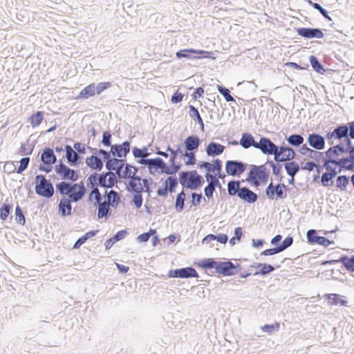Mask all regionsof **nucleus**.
I'll return each mask as SVG.
<instances>
[{
    "instance_id": "obj_1",
    "label": "nucleus",
    "mask_w": 354,
    "mask_h": 354,
    "mask_svg": "<svg viewBox=\"0 0 354 354\" xmlns=\"http://www.w3.org/2000/svg\"><path fill=\"white\" fill-rule=\"evenodd\" d=\"M326 138L330 145H334L335 140L347 142V145H350L351 139H354V121L337 125L333 131L327 133Z\"/></svg>"
},
{
    "instance_id": "obj_2",
    "label": "nucleus",
    "mask_w": 354,
    "mask_h": 354,
    "mask_svg": "<svg viewBox=\"0 0 354 354\" xmlns=\"http://www.w3.org/2000/svg\"><path fill=\"white\" fill-rule=\"evenodd\" d=\"M227 187L228 194L230 196H237L240 199L248 203H254L258 199V195L248 187H241L239 180H230Z\"/></svg>"
},
{
    "instance_id": "obj_3",
    "label": "nucleus",
    "mask_w": 354,
    "mask_h": 354,
    "mask_svg": "<svg viewBox=\"0 0 354 354\" xmlns=\"http://www.w3.org/2000/svg\"><path fill=\"white\" fill-rule=\"evenodd\" d=\"M179 182L183 187L192 190L197 189L205 183L203 176L199 175L196 170L180 172Z\"/></svg>"
},
{
    "instance_id": "obj_4",
    "label": "nucleus",
    "mask_w": 354,
    "mask_h": 354,
    "mask_svg": "<svg viewBox=\"0 0 354 354\" xmlns=\"http://www.w3.org/2000/svg\"><path fill=\"white\" fill-rule=\"evenodd\" d=\"M270 173V169H267L265 165H252L246 180L255 187H259L261 183H265L268 181Z\"/></svg>"
},
{
    "instance_id": "obj_5",
    "label": "nucleus",
    "mask_w": 354,
    "mask_h": 354,
    "mask_svg": "<svg viewBox=\"0 0 354 354\" xmlns=\"http://www.w3.org/2000/svg\"><path fill=\"white\" fill-rule=\"evenodd\" d=\"M35 192L40 196L49 198L54 194V187L45 176L39 174L35 176Z\"/></svg>"
},
{
    "instance_id": "obj_6",
    "label": "nucleus",
    "mask_w": 354,
    "mask_h": 354,
    "mask_svg": "<svg viewBox=\"0 0 354 354\" xmlns=\"http://www.w3.org/2000/svg\"><path fill=\"white\" fill-rule=\"evenodd\" d=\"M288 187L283 183L276 185L271 182L265 190L267 198L270 200L284 199L287 197L286 190Z\"/></svg>"
},
{
    "instance_id": "obj_7",
    "label": "nucleus",
    "mask_w": 354,
    "mask_h": 354,
    "mask_svg": "<svg viewBox=\"0 0 354 354\" xmlns=\"http://www.w3.org/2000/svg\"><path fill=\"white\" fill-rule=\"evenodd\" d=\"M55 171L62 179L75 182L78 180V175L75 170L69 168L62 161L55 166Z\"/></svg>"
},
{
    "instance_id": "obj_8",
    "label": "nucleus",
    "mask_w": 354,
    "mask_h": 354,
    "mask_svg": "<svg viewBox=\"0 0 354 354\" xmlns=\"http://www.w3.org/2000/svg\"><path fill=\"white\" fill-rule=\"evenodd\" d=\"M247 168V164L239 160H227L225 171L229 176H240Z\"/></svg>"
},
{
    "instance_id": "obj_9",
    "label": "nucleus",
    "mask_w": 354,
    "mask_h": 354,
    "mask_svg": "<svg viewBox=\"0 0 354 354\" xmlns=\"http://www.w3.org/2000/svg\"><path fill=\"white\" fill-rule=\"evenodd\" d=\"M168 277L170 278H198V274L192 267H185L179 269L170 270L168 272Z\"/></svg>"
},
{
    "instance_id": "obj_10",
    "label": "nucleus",
    "mask_w": 354,
    "mask_h": 354,
    "mask_svg": "<svg viewBox=\"0 0 354 354\" xmlns=\"http://www.w3.org/2000/svg\"><path fill=\"white\" fill-rule=\"evenodd\" d=\"M256 149H259L263 154L274 156L277 149H278V146L270 138L261 137L259 141L256 144Z\"/></svg>"
},
{
    "instance_id": "obj_11",
    "label": "nucleus",
    "mask_w": 354,
    "mask_h": 354,
    "mask_svg": "<svg viewBox=\"0 0 354 354\" xmlns=\"http://www.w3.org/2000/svg\"><path fill=\"white\" fill-rule=\"evenodd\" d=\"M326 158L328 162H330L331 164L337 165L340 167L339 172L342 169H344L346 161L348 159H345V158H339V156L341 153L336 150V149L333 146L330 147L326 152Z\"/></svg>"
},
{
    "instance_id": "obj_12",
    "label": "nucleus",
    "mask_w": 354,
    "mask_h": 354,
    "mask_svg": "<svg viewBox=\"0 0 354 354\" xmlns=\"http://www.w3.org/2000/svg\"><path fill=\"white\" fill-rule=\"evenodd\" d=\"M297 33L305 39H322L324 37L323 30L317 28H298Z\"/></svg>"
},
{
    "instance_id": "obj_13",
    "label": "nucleus",
    "mask_w": 354,
    "mask_h": 354,
    "mask_svg": "<svg viewBox=\"0 0 354 354\" xmlns=\"http://www.w3.org/2000/svg\"><path fill=\"white\" fill-rule=\"evenodd\" d=\"M306 238L310 244H318L325 247L335 244L333 241H330L324 236H318L315 230H308L306 233Z\"/></svg>"
},
{
    "instance_id": "obj_14",
    "label": "nucleus",
    "mask_w": 354,
    "mask_h": 354,
    "mask_svg": "<svg viewBox=\"0 0 354 354\" xmlns=\"http://www.w3.org/2000/svg\"><path fill=\"white\" fill-rule=\"evenodd\" d=\"M131 142L124 141L121 145L115 144L111 146L110 152L114 157L122 158L126 157L130 151Z\"/></svg>"
},
{
    "instance_id": "obj_15",
    "label": "nucleus",
    "mask_w": 354,
    "mask_h": 354,
    "mask_svg": "<svg viewBox=\"0 0 354 354\" xmlns=\"http://www.w3.org/2000/svg\"><path fill=\"white\" fill-rule=\"evenodd\" d=\"M216 271L224 276H232L236 273V266L230 261H218Z\"/></svg>"
},
{
    "instance_id": "obj_16",
    "label": "nucleus",
    "mask_w": 354,
    "mask_h": 354,
    "mask_svg": "<svg viewBox=\"0 0 354 354\" xmlns=\"http://www.w3.org/2000/svg\"><path fill=\"white\" fill-rule=\"evenodd\" d=\"M209 53L204 50H194V49H183L180 50L176 53V56L178 59L187 58V59H196L201 57L204 54H209Z\"/></svg>"
},
{
    "instance_id": "obj_17",
    "label": "nucleus",
    "mask_w": 354,
    "mask_h": 354,
    "mask_svg": "<svg viewBox=\"0 0 354 354\" xmlns=\"http://www.w3.org/2000/svg\"><path fill=\"white\" fill-rule=\"evenodd\" d=\"M325 138L320 134L313 133L308 137L309 145L316 150H322L325 147Z\"/></svg>"
},
{
    "instance_id": "obj_18",
    "label": "nucleus",
    "mask_w": 354,
    "mask_h": 354,
    "mask_svg": "<svg viewBox=\"0 0 354 354\" xmlns=\"http://www.w3.org/2000/svg\"><path fill=\"white\" fill-rule=\"evenodd\" d=\"M66 158L68 163L71 166H77L80 163V156L76 152L71 145H66L65 146Z\"/></svg>"
},
{
    "instance_id": "obj_19",
    "label": "nucleus",
    "mask_w": 354,
    "mask_h": 354,
    "mask_svg": "<svg viewBox=\"0 0 354 354\" xmlns=\"http://www.w3.org/2000/svg\"><path fill=\"white\" fill-rule=\"evenodd\" d=\"M225 147L220 143L211 142L205 148L208 156L215 157L222 154Z\"/></svg>"
},
{
    "instance_id": "obj_20",
    "label": "nucleus",
    "mask_w": 354,
    "mask_h": 354,
    "mask_svg": "<svg viewBox=\"0 0 354 354\" xmlns=\"http://www.w3.org/2000/svg\"><path fill=\"white\" fill-rule=\"evenodd\" d=\"M41 161L44 165H53L57 162V157L53 149L46 147L41 154Z\"/></svg>"
},
{
    "instance_id": "obj_21",
    "label": "nucleus",
    "mask_w": 354,
    "mask_h": 354,
    "mask_svg": "<svg viewBox=\"0 0 354 354\" xmlns=\"http://www.w3.org/2000/svg\"><path fill=\"white\" fill-rule=\"evenodd\" d=\"M77 185L79 187L75 189H72L73 190L69 194V198L73 203L80 201L84 197L86 192L83 183H77Z\"/></svg>"
},
{
    "instance_id": "obj_22",
    "label": "nucleus",
    "mask_w": 354,
    "mask_h": 354,
    "mask_svg": "<svg viewBox=\"0 0 354 354\" xmlns=\"http://www.w3.org/2000/svg\"><path fill=\"white\" fill-rule=\"evenodd\" d=\"M164 167H166V163L161 158H151L150 163L148 169L151 174H155L159 169L161 171L164 170Z\"/></svg>"
},
{
    "instance_id": "obj_23",
    "label": "nucleus",
    "mask_w": 354,
    "mask_h": 354,
    "mask_svg": "<svg viewBox=\"0 0 354 354\" xmlns=\"http://www.w3.org/2000/svg\"><path fill=\"white\" fill-rule=\"evenodd\" d=\"M79 185L77 183L72 184L69 182L62 181L57 184H56V189L57 192H59L62 195H67L69 196L70 192L73 190L72 189H75L78 187Z\"/></svg>"
},
{
    "instance_id": "obj_24",
    "label": "nucleus",
    "mask_w": 354,
    "mask_h": 354,
    "mask_svg": "<svg viewBox=\"0 0 354 354\" xmlns=\"http://www.w3.org/2000/svg\"><path fill=\"white\" fill-rule=\"evenodd\" d=\"M257 142L254 140L253 136L250 133H243L239 140V145L244 149H248L253 147L256 149Z\"/></svg>"
},
{
    "instance_id": "obj_25",
    "label": "nucleus",
    "mask_w": 354,
    "mask_h": 354,
    "mask_svg": "<svg viewBox=\"0 0 354 354\" xmlns=\"http://www.w3.org/2000/svg\"><path fill=\"white\" fill-rule=\"evenodd\" d=\"M71 202H72V201H71L69 198H63L60 200L58 205V210L60 215L65 216L71 214L72 206Z\"/></svg>"
},
{
    "instance_id": "obj_26",
    "label": "nucleus",
    "mask_w": 354,
    "mask_h": 354,
    "mask_svg": "<svg viewBox=\"0 0 354 354\" xmlns=\"http://www.w3.org/2000/svg\"><path fill=\"white\" fill-rule=\"evenodd\" d=\"M201 140L196 136H188L184 142L185 149L187 151L197 150L200 145Z\"/></svg>"
},
{
    "instance_id": "obj_27",
    "label": "nucleus",
    "mask_w": 354,
    "mask_h": 354,
    "mask_svg": "<svg viewBox=\"0 0 354 354\" xmlns=\"http://www.w3.org/2000/svg\"><path fill=\"white\" fill-rule=\"evenodd\" d=\"M86 163L88 167H89L91 169L101 171L103 168V162L100 159V158L97 156H91L87 157L86 159Z\"/></svg>"
},
{
    "instance_id": "obj_28",
    "label": "nucleus",
    "mask_w": 354,
    "mask_h": 354,
    "mask_svg": "<svg viewBox=\"0 0 354 354\" xmlns=\"http://www.w3.org/2000/svg\"><path fill=\"white\" fill-rule=\"evenodd\" d=\"M129 179V185H127V190L129 192L134 193H136V192H144V188L140 183L141 178L140 176H136Z\"/></svg>"
},
{
    "instance_id": "obj_29",
    "label": "nucleus",
    "mask_w": 354,
    "mask_h": 354,
    "mask_svg": "<svg viewBox=\"0 0 354 354\" xmlns=\"http://www.w3.org/2000/svg\"><path fill=\"white\" fill-rule=\"evenodd\" d=\"M107 203L110 206L116 208L121 201L120 195L115 190H110L109 192H105Z\"/></svg>"
},
{
    "instance_id": "obj_30",
    "label": "nucleus",
    "mask_w": 354,
    "mask_h": 354,
    "mask_svg": "<svg viewBox=\"0 0 354 354\" xmlns=\"http://www.w3.org/2000/svg\"><path fill=\"white\" fill-rule=\"evenodd\" d=\"M95 94V85L94 83L90 84L82 89L77 97V99H88L94 96Z\"/></svg>"
},
{
    "instance_id": "obj_31",
    "label": "nucleus",
    "mask_w": 354,
    "mask_h": 354,
    "mask_svg": "<svg viewBox=\"0 0 354 354\" xmlns=\"http://www.w3.org/2000/svg\"><path fill=\"white\" fill-rule=\"evenodd\" d=\"M284 167L287 174L291 178H294L299 171V165L295 161H290L285 163Z\"/></svg>"
},
{
    "instance_id": "obj_32",
    "label": "nucleus",
    "mask_w": 354,
    "mask_h": 354,
    "mask_svg": "<svg viewBox=\"0 0 354 354\" xmlns=\"http://www.w3.org/2000/svg\"><path fill=\"white\" fill-rule=\"evenodd\" d=\"M309 62L310 63V65L313 70L316 71L317 73L319 74H324L326 72L323 65L321 64V62L318 60V59L314 56L310 55L309 57Z\"/></svg>"
},
{
    "instance_id": "obj_33",
    "label": "nucleus",
    "mask_w": 354,
    "mask_h": 354,
    "mask_svg": "<svg viewBox=\"0 0 354 354\" xmlns=\"http://www.w3.org/2000/svg\"><path fill=\"white\" fill-rule=\"evenodd\" d=\"M286 139L288 144L293 147H299L304 141V137L297 133L291 134L288 137H286Z\"/></svg>"
},
{
    "instance_id": "obj_34",
    "label": "nucleus",
    "mask_w": 354,
    "mask_h": 354,
    "mask_svg": "<svg viewBox=\"0 0 354 354\" xmlns=\"http://www.w3.org/2000/svg\"><path fill=\"white\" fill-rule=\"evenodd\" d=\"M98 205L97 217L102 218H106L110 214V205L106 201H104Z\"/></svg>"
},
{
    "instance_id": "obj_35",
    "label": "nucleus",
    "mask_w": 354,
    "mask_h": 354,
    "mask_svg": "<svg viewBox=\"0 0 354 354\" xmlns=\"http://www.w3.org/2000/svg\"><path fill=\"white\" fill-rule=\"evenodd\" d=\"M218 261L214 259H204L197 263V266L205 269L215 268L216 270Z\"/></svg>"
},
{
    "instance_id": "obj_36",
    "label": "nucleus",
    "mask_w": 354,
    "mask_h": 354,
    "mask_svg": "<svg viewBox=\"0 0 354 354\" xmlns=\"http://www.w3.org/2000/svg\"><path fill=\"white\" fill-rule=\"evenodd\" d=\"M337 172L336 171H333V172H325L322 176V184L324 187L332 186L333 182L332 179L336 176Z\"/></svg>"
},
{
    "instance_id": "obj_37",
    "label": "nucleus",
    "mask_w": 354,
    "mask_h": 354,
    "mask_svg": "<svg viewBox=\"0 0 354 354\" xmlns=\"http://www.w3.org/2000/svg\"><path fill=\"white\" fill-rule=\"evenodd\" d=\"M349 156L346 157L345 159H348L344 167V169L349 171H354V146L351 142V149H349L348 153Z\"/></svg>"
},
{
    "instance_id": "obj_38",
    "label": "nucleus",
    "mask_w": 354,
    "mask_h": 354,
    "mask_svg": "<svg viewBox=\"0 0 354 354\" xmlns=\"http://www.w3.org/2000/svg\"><path fill=\"white\" fill-rule=\"evenodd\" d=\"M339 261L347 270L354 272V255H352L351 257L343 255L339 258Z\"/></svg>"
},
{
    "instance_id": "obj_39",
    "label": "nucleus",
    "mask_w": 354,
    "mask_h": 354,
    "mask_svg": "<svg viewBox=\"0 0 354 354\" xmlns=\"http://www.w3.org/2000/svg\"><path fill=\"white\" fill-rule=\"evenodd\" d=\"M283 149H288V146L285 145H282L281 146H278V149H277V152L274 154V159L277 162H287L288 160H283L281 158L286 157V155L288 153V151Z\"/></svg>"
},
{
    "instance_id": "obj_40",
    "label": "nucleus",
    "mask_w": 354,
    "mask_h": 354,
    "mask_svg": "<svg viewBox=\"0 0 354 354\" xmlns=\"http://www.w3.org/2000/svg\"><path fill=\"white\" fill-rule=\"evenodd\" d=\"M189 115L190 117H194L198 123L200 125V129L202 131H204V123L203 119L198 111V109L193 105H189Z\"/></svg>"
},
{
    "instance_id": "obj_41",
    "label": "nucleus",
    "mask_w": 354,
    "mask_h": 354,
    "mask_svg": "<svg viewBox=\"0 0 354 354\" xmlns=\"http://www.w3.org/2000/svg\"><path fill=\"white\" fill-rule=\"evenodd\" d=\"M185 194L183 190L179 194H177L176 202H175V208L177 212H181L185 207Z\"/></svg>"
},
{
    "instance_id": "obj_42",
    "label": "nucleus",
    "mask_w": 354,
    "mask_h": 354,
    "mask_svg": "<svg viewBox=\"0 0 354 354\" xmlns=\"http://www.w3.org/2000/svg\"><path fill=\"white\" fill-rule=\"evenodd\" d=\"M169 162H170V166L168 167L166 165V167H164V170L161 171V173H165V174H169V175H174V174H176L180 170V165H176V162L174 160H169Z\"/></svg>"
},
{
    "instance_id": "obj_43",
    "label": "nucleus",
    "mask_w": 354,
    "mask_h": 354,
    "mask_svg": "<svg viewBox=\"0 0 354 354\" xmlns=\"http://www.w3.org/2000/svg\"><path fill=\"white\" fill-rule=\"evenodd\" d=\"M44 119V113L37 111L29 118V121L32 127L39 126Z\"/></svg>"
},
{
    "instance_id": "obj_44",
    "label": "nucleus",
    "mask_w": 354,
    "mask_h": 354,
    "mask_svg": "<svg viewBox=\"0 0 354 354\" xmlns=\"http://www.w3.org/2000/svg\"><path fill=\"white\" fill-rule=\"evenodd\" d=\"M349 178L345 175L339 176L336 180V187L344 191L349 184Z\"/></svg>"
},
{
    "instance_id": "obj_45",
    "label": "nucleus",
    "mask_w": 354,
    "mask_h": 354,
    "mask_svg": "<svg viewBox=\"0 0 354 354\" xmlns=\"http://www.w3.org/2000/svg\"><path fill=\"white\" fill-rule=\"evenodd\" d=\"M132 153L135 158H147L150 155L147 147L140 149L137 147H134L132 149Z\"/></svg>"
},
{
    "instance_id": "obj_46",
    "label": "nucleus",
    "mask_w": 354,
    "mask_h": 354,
    "mask_svg": "<svg viewBox=\"0 0 354 354\" xmlns=\"http://www.w3.org/2000/svg\"><path fill=\"white\" fill-rule=\"evenodd\" d=\"M165 185L170 193H173L178 185L177 178L176 176L168 177L165 182Z\"/></svg>"
},
{
    "instance_id": "obj_47",
    "label": "nucleus",
    "mask_w": 354,
    "mask_h": 354,
    "mask_svg": "<svg viewBox=\"0 0 354 354\" xmlns=\"http://www.w3.org/2000/svg\"><path fill=\"white\" fill-rule=\"evenodd\" d=\"M216 87L218 91L223 96L226 102H235V100L230 95V91L227 88L219 84H218Z\"/></svg>"
},
{
    "instance_id": "obj_48",
    "label": "nucleus",
    "mask_w": 354,
    "mask_h": 354,
    "mask_svg": "<svg viewBox=\"0 0 354 354\" xmlns=\"http://www.w3.org/2000/svg\"><path fill=\"white\" fill-rule=\"evenodd\" d=\"M329 300L333 301V304H340L341 306H347L348 301L341 298V296L337 294H328L326 295Z\"/></svg>"
},
{
    "instance_id": "obj_49",
    "label": "nucleus",
    "mask_w": 354,
    "mask_h": 354,
    "mask_svg": "<svg viewBox=\"0 0 354 354\" xmlns=\"http://www.w3.org/2000/svg\"><path fill=\"white\" fill-rule=\"evenodd\" d=\"M280 328V324L278 322H275L272 324H265L261 327V329L264 332L268 334H272L273 332L279 331Z\"/></svg>"
},
{
    "instance_id": "obj_50",
    "label": "nucleus",
    "mask_w": 354,
    "mask_h": 354,
    "mask_svg": "<svg viewBox=\"0 0 354 354\" xmlns=\"http://www.w3.org/2000/svg\"><path fill=\"white\" fill-rule=\"evenodd\" d=\"M308 157L314 159L318 162H323L326 159L324 155V153L314 149H311Z\"/></svg>"
},
{
    "instance_id": "obj_51",
    "label": "nucleus",
    "mask_w": 354,
    "mask_h": 354,
    "mask_svg": "<svg viewBox=\"0 0 354 354\" xmlns=\"http://www.w3.org/2000/svg\"><path fill=\"white\" fill-rule=\"evenodd\" d=\"M122 159L116 158H111L106 162V168L109 170V171H111L116 169V166L118 164H122Z\"/></svg>"
},
{
    "instance_id": "obj_52",
    "label": "nucleus",
    "mask_w": 354,
    "mask_h": 354,
    "mask_svg": "<svg viewBox=\"0 0 354 354\" xmlns=\"http://www.w3.org/2000/svg\"><path fill=\"white\" fill-rule=\"evenodd\" d=\"M15 221L17 223L21 225H24L26 223V218L23 210L19 205H17L15 208Z\"/></svg>"
},
{
    "instance_id": "obj_53",
    "label": "nucleus",
    "mask_w": 354,
    "mask_h": 354,
    "mask_svg": "<svg viewBox=\"0 0 354 354\" xmlns=\"http://www.w3.org/2000/svg\"><path fill=\"white\" fill-rule=\"evenodd\" d=\"M12 209V205L8 203H3L0 208V218L2 221L6 220L10 212Z\"/></svg>"
},
{
    "instance_id": "obj_54",
    "label": "nucleus",
    "mask_w": 354,
    "mask_h": 354,
    "mask_svg": "<svg viewBox=\"0 0 354 354\" xmlns=\"http://www.w3.org/2000/svg\"><path fill=\"white\" fill-rule=\"evenodd\" d=\"M274 270V266H272V265H270V264L263 263L262 268H261L259 272H255L254 275L261 274V275L264 276V275L269 274L270 273L272 272Z\"/></svg>"
},
{
    "instance_id": "obj_55",
    "label": "nucleus",
    "mask_w": 354,
    "mask_h": 354,
    "mask_svg": "<svg viewBox=\"0 0 354 354\" xmlns=\"http://www.w3.org/2000/svg\"><path fill=\"white\" fill-rule=\"evenodd\" d=\"M205 177L206 178V180L208 183V185H212V186H214V187H221L220 182H219L218 179L215 176H213L210 173H206L205 175Z\"/></svg>"
},
{
    "instance_id": "obj_56",
    "label": "nucleus",
    "mask_w": 354,
    "mask_h": 354,
    "mask_svg": "<svg viewBox=\"0 0 354 354\" xmlns=\"http://www.w3.org/2000/svg\"><path fill=\"white\" fill-rule=\"evenodd\" d=\"M341 154L348 153L351 145H348L347 142H340L339 144L333 146Z\"/></svg>"
},
{
    "instance_id": "obj_57",
    "label": "nucleus",
    "mask_w": 354,
    "mask_h": 354,
    "mask_svg": "<svg viewBox=\"0 0 354 354\" xmlns=\"http://www.w3.org/2000/svg\"><path fill=\"white\" fill-rule=\"evenodd\" d=\"M110 171L103 172L98 174L97 176L98 186L106 187L107 183V177L109 176Z\"/></svg>"
},
{
    "instance_id": "obj_58",
    "label": "nucleus",
    "mask_w": 354,
    "mask_h": 354,
    "mask_svg": "<svg viewBox=\"0 0 354 354\" xmlns=\"http://www.w3.org/2000/svg\"><path fill=\"white\" fill-rule=\"evenodd\" d=\"M132 168L133 166L129 163H126L124 166V169L122 172V175L120 176V178H131L134 176H136V175H132Z\"/></svg>"
},
{
    "instance_id": "obj_59",
    "label": "nucleus",
    "mask_w": 354,
    "mask_h": 354,
    "mask_svg": "<svg viewBox=\"0 0 354 354\" xmlns=\"http://www.w3.org/2000/svg\"><path fill=\"white\" fill-rule=\"evenodd\" d=\"M29 162V157L22 158L19 161L20 165L17 170V174H21L23 171H24L28 168Z\"/></svg>"
},
{
    "instance_id": "obj_60",
    "label": "nucleus",
    "mask_w": 354,
    "mask_h": 354,
    "mask_svg": "<svg viewBox=\"0 0 354 354\" xmlns=\"http://www.w3.org/2000/svg\"><path fill=\"white\" fill-rule=\"evenodd\" d=\"M293 243V238L290 236H287L281 244L278 245L281 252L284 251L292 245Z\"/></svg>"
},
{
    "instance_id": "obj_61",
    "label": "nucleus",
    "mask_w": 354,
    "mask_h": 354,
    "mask_svg": "<svg viewBox=\"0 0 354 354\" xmlns=\"http://www.w3.org/2000/svg\"><path fill=\"white\" fill-rule=\"evenodd\" d=\"M111 138H112V136H111V133H110V131H106L103 132L102 140V145L104 147H111V146L113 145H111Z\"/></svg>"
},
{
    "instance_id": "obj_62",
    "label": "nucleus",
    "mask_w": 354,
    "mask_h": 354,
    "mask_svg": "<svg viewBox=\"0 0 354 354\" xmlns=\"http://www.w3.org/2000/svg\"><path fill=\"white\" fill-rule=\"evenodd\" d=\"M211 168V172L219 174L222 170V161L219 159H215L213 161V164H212Z\"/></svg>"
},
{
    "instance_id": "obj_63",
    "label": "nucleus",
    "mask_w": 354,
    "mask_h": 354,
    "mask_svg": "<svg viewBox=\"0 0 354 354\" xmlns=\"http://www.w3.org/2000/svg\"><path fill=\"white\" fill-rule=\"evenodd\" d=\"M111 86V82H100L97 86H95V93L97 95H100L104 90L110 88Z\"/></svg>"
},
{
    "instance_id": "obj_64",
    "label": "nucleus",
    "mask_w": 354,
    "mask_h": 354,
    "mask_svg": "<svg viewBox=\"0 0 354 354\" xmlns=\"http://www.w3.org/2000/svg\"><path fill=\"white\" fill-rule=\"evenodd\" d=\"M97 174L95 173L90 175L87 178V186L90 188L97 187Z\"/></svg>"
}]
</instances>
